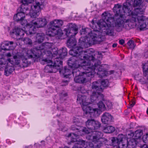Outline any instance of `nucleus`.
<instances>
[{
	"instance_id": "f257e3e1",
	"label": "nucleus",
	"mask_w": 148,
	"mask_h": 148,
	"mask_svg": "<svg viewBox=\"0 0 148 148\" xmlns=\"http://www.w3.org/2000/svg\"><path fill=\"white\" fill-rule=\"evenodd\" d=\"M76 47L70 50L69 54L73 56L69 60H71L72 58H74L76 60L74 62L77 64V66H88L89 68H97L98 72L97 73L101 76L105 75L103 74L100 65L101 62L99 58H101V55H99L97 52H95L92 49H87L86 51H83V48L84 47Z\"/></svg>"
},
{
	"instance_id": "f03ea898",
	"label": "nucleus",
	"mask_w": 148,
	"mask_h": 148,
	"mask_svg": "<svg viewBox=\"0 0 148 148\" xmlns=\"http://www.w3.org/2000/svg\"><path fill=\"white\" fill-rule=\"evenodd\" d=\"M144 8H138L131 13V18L126 21V25L130 28L136 27L140 31L148 29V19L145 20L143 14L145 11Z\"/></svg>"
},
{
	"instance_id": "7ed1b4c3",
	"label": "nucleus",
	"mask_w": 148,
	"mask_h": 148,
	"mask_svg": "<svg viewBox=\"0 0 148 148\" xmlns=\"http://www.w3.org/2000/svg\"><path fill=\"white\" fill-rule=\"evenodd\" d=\"M131 3L129 2H126L123 4V7L119 4L115 5L113 10L115 13V16L113 17L112 16V18L115 21L116 26L120 27L118 31L121 29L124 26V23L125 20L124 17L125 13L128 14V15L131 16V13L132 12Z\"/></svg>"
},
{
	"instance_id": "20e7f679",
	"label": "nucleus",
	"mask_w": 148,
	"mask_h": 148,
	"mask_svg": "<svg viewBox=\"0 0 148 148\" xmlns=\"http://www.w3.org/2000/svg\"><path fill=\"white\" fill-rule=\"evenodd\" d=\"M89 37L86 36L81 37L79 40V43L81 47H86L88 45H91L99 43L103 41V35L99 31H93L89 35Z\"/></svg>"
},
{
	"instance_id": "39448f33",
	"label": "nucleus",
	"mask_w": 148,
	"mask_h": 148,
	"mask_svg": "<svg viewBox=\"0 0 148 148\" xmlns=\"http://www.w3.org/2000/svg\"><path fill=\"white\" fill-rule=\"evenodd\" d=\"M82 72V73L77 76L75 77L74 80L76 83H84L88 82L92 78L95 73V70H98L97 68H89L88 66L83 67Z\"/></svg>"
},
{
	"instance_id": "423d86ee",
	"label": "nucleus",
	"mask_w": 148,
	"mask_h": 148,
	"mask_svg": "<svg viewBox=\"0 0 148 148\" xmlns=\"http://www.w3.org/2000/svg\"><path fill=\"white\" fill-rule=\"evenodd\" d=\"M78 30L77 25L72 23L69 24L68 29H64L66 36L70 38L67 43V46L70 48H73L76 45V40L73 37L77 34Z\"/></svg>"
},
{
	"instance_id": "0eeeda50",
	"label": "nucleus",
	"mask_w": 148,
	"mask_h": 148,
	"mask_svg": "<svg viewBox=\"0 0 148 148\" xmlns=\"http://www.w3.org/2000/svg\"><path fill=\"white\" fill-rule=\"evenodd\" d=\"M101 16L102 19L97 22L92 20L91 21L92 24L96 25L97 24L99 28L102 30H105L108 25L112 26L113 25V21H114L110 13L105 12L102 14Z\"/></svg>"
},
{
	"instance_id": "6e6552de",
	"label": "nucleus",
	"mask_w": 148,
	"mask_h": 148,
	"mask_svg": "<svg viewBox=\"0 0 148 148\" xmlns=\"http://www.w3.org/2000/svg\"><path fill=\"white\" fill-rule=\"evenodd\" d=\"M43 61L47 63H49V64L47 65L45 67V72L49 73H55L58 70L60 69L62 67V61L59 59L56 58L54 62L53 63L50 60L45 59Z\"/></svg>"
},
{
	"instance_id": "1a4fd4ad",
	"label": "nucleus",
	"mask_w": 148,
	"mask_h": 148,
	"mask_svg": "<svg viewBox=\"0 0 148 148\" xmlns=\"http://www.w3.org/2000/svg\"><path fill=\"white\" fill-rule=\"evenodd\" d=\"M63 23L62 21L60 20H55L50 22L49 25L48 34L50 36H53L58 34L57 29L61 27Z\"/></svg>"
},
{
	"instance_id": "9d476101",
	"label": "nucleus",
	"mask_w": 148,
	"mask_h": 148,
	"mask_svg": "<svg viewBox=\"0 0 148 148\" xmlns=\"http://www.w3.org/2000/svg\"><path fill=\"white\" fill-rule=\"evenodd\" d=\"M111 142L112 145L116 148H125L127 146L125 136L122 134H119L117 137H112Z\"/></svg>"
},
{
	"instance_id": "9b49d317",
	"label": "nucleus",
	"mask_w": 148,
	"mask_h": 148,
	"mask_svg": "<svg viewBox=\"0 0 148 148\" xmlns=\"http://www.w3.org/2000/svg\"><path fill=\"white\" fill-rule=\"evenodd\" d=\"M53 45V43L46 42L28 51V53H30L32 52L34 54V56L39 57V55L41 53V50L45 49H50L52 47Z\"/></svg>"
},
{
	"instance_id": "f8f14e48",
	"label": "nucleus",
	"mask_w": 148,
	"mask_h": 148,
	"mask_svg": "<svg viewBox=\"0 0 148 148\" xmlns=\"http://www.w3.org/2000/svg\"><path fill=\"white\" fill-rule=\"evenodd\" d=\"M74 58H72L71 60H69L68 61V64L71 68L73 69L72 73L73 76L76 77L77 76L80 75L82 73V70H83V66H77L76 62L74 61L76 60Z\"/></svg>"
},
{
	"instance_id": "ddd939ff",
	"label": "nucleus",
	"mask_w": 148,
	"mask_h": 148,
	"mask_svg": "<svg viewBox=\"0 0 148 148\" xmlns=\"http://www.w3.org/2000/svg\"><path fill=\"white\" fill-rule=\"evenodd\" d=\"M35 2V4L31 5L30 6L29 15L32 18H35L38 16L39 12L40 10L41 7L42 6L41 2L37 1Z\"/></svg>"
},
{
	"instance_id": "4468645a",
	"label": "nucleus",
	"mask_w": 148,
	"mask_h": 148,
	"mask_svg": "<svg viewBox=\"0 0 148 148\" xmlns=\"http://www.w3.org/2000/svg\"><path fill=\"white\" fill-rule=\"evenodd\" d=\"M81 127L79 126L78 125H77L76 124H74L72 126L71 128L73 131L79 130L77 132V133H70L69 134L68 136V137H71V138H73V139L75 140V138L79 136H81V134L80 132H85L86 133H88L90 132L88 131L87 130L86 131L85 129H83L82 130H80Z\"/></svg>"
},
{
	"instance_id": "2eb2a0df",
	"label": "nucleus",
	"mask_w": 148,
	"mask_h": 148,
	"mask_svg": "<svg viewBox=\"0 0 148 148\" xmlns=\"http://www.w3.org/2000/svg\"><path fill=\"white\" fill-rule=\"evenodd\" d=\"M86 125L90 130L98 129L101 126V124L93 119H88L86 122Z\"/></svg>"
},
{
	"instance_id": "dca6fc26",
	"label": "nucleus",
	"mask_w": 148,
	"mask_h": 148,
	"mask_svg": "<svg viewBox=\"0 0 148 148\" xmlns=\"http://www.w3.org/2000/svg\"><path fill=\"white\" fill-rule=\"evenodd\" d=\"M90 100L95 103H98L99 101L104 100L103 95L99 92H93L90 96Z\"/></svg>"
},
{
	"instance_id": "f3484780",
	"label": "nucleus",
	"mask_w": 148,
	"mask_h": 148,
	"mask_svg": "<svg viewBox=\"0 0 148 148\" xmlns=\"http://www.w3.org/2000/svg\"><path fill=\"white\" fill-rule=\"evenodd\" d=\"M30 50H27V52L26 53V55H24L23 54V59H22V62L20 64V66L21 67H27L28 66V63L27 61V57L30 58H38V57L34 56V54L32 52H31L30 53H28V51Z\"/></svg>"
},
{
	"instance_id": "a211bd4d",
	"label": "nucleus",
	"mask_w": 148,
	"mask_h": 148,
	"mask_svg": "<svg viewBox=\"0 0 148 148\" xmlns=\"http://www.w3.org/2000/svg\"><path fill=\"white\" fill-rule=\"evenodd\" d=\"M114 26L116 27V30L118 32H120L121 31L123 27L121 30L118 31V30L120 29V27L116 26L115 24V21H113V25L112 26H110V25H108L106 28V29L104 30V32H105L106 34L107 35L111 36H113L114 34L113 28Z\"/></svg>"
},
{
	"instance_id": "6ab92c4d",
	"label": "nucleus",
	"mask_w": 148,
	"mask_h": 148,
	"mask_svg": "<svg viewBox=\"0 0 148 148\" xmlns=\"http://www.w3.org/2000/svg\"><path fill=\"white\" fill-rule=\"evenodd\" d=\"M79 144H81L82 146H83V148H97L100 147V144L99 143L97 145L94 143H93L91 142H85L83 140H80L79 141Z\"/></svg>"
},
{
	"instance_id": "aec40b11",
	"label": "nucleus",
	"mask_w": 148,
	"mask_h": 148,
	"mask_svg": "<svg viewBox=\"0 0 148 148\" xmlns=\"http://www.w3.org/2000/svg\"><path fill=\"white\" fill-rule=\"evenodd\" d=\"M23 55L20 54L14 56H13V60H12L10 59H8V60L9 63L11 65H20L21 64L20 60L23 58Z\"/></svg>"
},
{
	"instance_id": "412c9836",
	"label": "nucleus",
	"mask_w": 148,
	"mask_h": 148,
	"mask_svg": "<svg viewBox=\"0 0 148 148\" xmlns=\"http://www.w3.org/2000/svg\"><path fill=\"white\" fill-rule=\"evenodd\" d=\"M51 53L56 55H58L59 56V59L61 60L64 57L66 56L67 53V51L66 48L65 47L62 48L58 51H57L55 49V51H53L51 52Z\"/></svg>"
},
{
	"instance_id": "4be33fe9",
	"label": "nucleus",
	"mask_w": 148,
	"mask_h": 148,
	"mask_svg": "<svg viewBox=\"0 0 148 148\" xmlns=\"http://www.w3.org/2000/svg\"><path fill=\"white\" fill-rule=\"evenodd\" d=\"M113 120L112 116L108 112H105L102 115L101 120L103 123L105 124L110 123Z\"/></svg>"
},
{
	"instance_id": "5701e85b",
	"label": "nucleus",
	"mask_w": 148,
	"mask_h": 148,
	"mask_svg": "<svg viewBox=\"0 0 148 148\" xmlns=\"http://www.w3.org/2000/svg\"><path fill=\"white\" fill-rule=\"evenodd\" d=\"M24 9H21V12H18L14 16V20L16 21H20L23 20L25 17V14H27V12L26 11H28V10H24Z\"/></svg>"
},
{
	"instance_id": "b1692460",
	"label": "nucleus",
	"mask_w": 148,
	"mask_h": 148,
	"mask_svg": "<svg viewBox=\"0 0 148 148\" xmlns=\"http://www.w3.org/2000/svg\"><path fill=\"white\" fill-rule=\"evenodd\" d=\"M33 22L37 28L43 27L47 23V20L45 18H38L36 22L34 21V20H33Z\"/></svg>"
},
{
	"instance_id": "393cba45",
	"label": "nucleus",
	"mask_w": 148,
	"mask_h": 148,
	"mask_svg": "<svg viewBox=\"0 0 148 148\" xmlns=\"http://www.w3.org/2000/svg\"><path fill=\"white\" fill-rule=\"evenodd\" d=\"M91 88L94 90H96L97 92H101L103 91V88L101 85L100 82L95 81L92 82L91 84Z\"/></svg>"
},
{
	"instance_id": "a878e982",
	"label": "nucleus",
	"mask_w": 148,
	"mask_h": 148,
	"mask_svg": "<svg viewBox=\"0 0 148 148\" xmlns=\"http://www.w3.org/2000/svg\"><path fill=\"white\" fill-rule=\"evenodd\" d=\"M10 34L12 36L14 35H16L17 36H20L21 37L24 35L25 32L23 29L19 28H17L13 29L11 32Z\"/></svg>"
},
{
	"instance_id": "bb28decb",
	"label": "nucleus",
	"mask_w": 148,
	"mask_h": 148,
	"mask_svg": "<svg viewBox=\"0 0 148 148\" xmlns=\"http://www.w3.org/2000/svg\"><path fill=\"white\" fill-rule=\"evenodd\" d=\"M87 138L89 140H91L95 144L98 145L99 143H100V147L102 145V143L100 140L99 139L97 138V136L95 135L93 133L91 135H89L87 136Z\"/></svg>"
},
{
	"instance_id": "cd10ccee",
	"label": "nucleus",
	"mask_w": 148,
	"mask_h": 148,
	"mask_svg": "<svg viewBox=\"0 0 148 148\" xmlns=\"http://www.w3.org/2000/svg\"><path fill=\"white\" fill-rule=\"evenodd\" d=\"M10 63H9L8 59L6 60L4 58L0 59V70H2L7 66L10 65Z\"/></svg>"
},
{
	"instance_id": "c85d7f7f",
	"label": "nucleus",
	"mask_w": 148,
	"mask_h": 148,
	"mask_svg": "<svg viewBox=\"0 0 148 148\" xmlns=\"http://www.w3.org/2000/svg\"><path fill=\"white\" fill-rule=\"evenodd\" d=\"M86 96L84 95H79L77 96V100L78 103L82 104V105L85 103L88 104V103L86 102Z\"/></svg>"
},
{
	"instance_id": "c756f323",
	"label": "nucleus",
	"mask_w": 148,
	"mask_h": 148,
	"mask_svg": "<svg viewBox=\"0 0 148 148\" xmlns=\"http://www.w3.org/2000/svg\"><path fill=\"white\" fill-rule=\"evenodd\" d=\"M34 0H22L21 3L22 4L21 5V9H24L25 10H29V8L27 7V5L29 3H32Z\"/></svg>"
},
{
	"instance_id": "7c9ffc66",
	"label": "nucleus",
	"mask_w": 148,
	"mask_h": 148,
	"mask_svg": "<svg viewBox=\"0 0 148 148\" xmlns=\"http://www.w3.org/2000/svg\"><path fill=\"white\" fill-rule=\"evenodd\" d=\"M32 20L30 24H29L27 26V27L28 28H29V32L30 34H33L35 33L36 30V26L33 23V20L31 19Z\"/></svg>"
},
{
	"instance_id": "2f4dec72",
	"label": "nucleus",
	"mask_w": 148,
	"mask_h": 148,
	"mask_svg": "<svg viewBox=\"0 0 148 148\" xmlns=\"http://www.w3.org/2000/svg\"><path fill=\"white\" fill-rule=\"evenodd\" d=\"M5 68L4 74L7 76L11 74L14 70V68L12 65H8Z\"/></svg>"
},
{
	"instance_id": "473e14b6",
	"label": "nucleus",
	"mask_w": 148,
	"mask_h": 148,
	"mask_svg": "<svg viewBox=\"0 0 148 148\" xmlns=\"http://www.w3.org/2000/svg\"><path fill=\"white\" fill-rule=\"evenodd\" d=\"M89 104L88 103V104L85 103L82 106V109L86 114H87L88 113H91L92 108L88 106Z\"/></svg>"
},
{
	"instance_id": "72a5a7b5",
	"label": "nucleus",
	"mask_w": 148,
	"mask_h": 148,
	"mask_svg": "<svg viewBox=\"0 0 148 148\" xmlns=\"http://www.w3.org/2000/svg\"><path fill=\"white\" fill-rule=\"evenodd\" d=\"M44 39V34L42 33H37L36 35V41L39 43L42 42Z\"/></svg>"
},
{
	"instance_id": "f704fd0d",
	"label": "nucleus",
	"mask_w": 148,
	"mask_h": 148,
	"mask_svg": "<svg viewBox=\"0 0 148 148\" xmlns=\"http://www.w3.org/2000/svg\"><path fill=\"white\" fill-rule=\"evenodd\" d=\"M144 77L148 80V63H145L143 67Z\"/></svg>"
},
{
	"instance_id": "c9c22d12",
	"label": "nucleus",
	"mask_w": 148,
	"mask_h": 148,
	"mask_svg": "<svg viewBox=\"0 0 148 148\" xmlns=\"http://www.w3.org/2000/svg\"><path fill=\"white\" fill-rule=\"evenodd\" d=\"M115 128L111 126L106 127L103 129L104 132L107 133H111L113 132Z\"/></svg>"
},
{
	"instance_id": "e433bc0d",
	"label": "nucleus",
	"mask_w": 148,
	"mask_h": 148,
	"mask_svg": "<svg viewBox=\"0 0 148 148\" xmlns=\"http://www.w3.org/2000/svg\"><path fill=\"white\" fill-rule=\"evenodd\" d=\"M130 2L129 1L128 2L131 3L132 7V5L135 7L139 5L142 2V0H132Z\"/></svg>"
},
{
	"instance_id": "4c0bfd02",
	"label": "nucleus",
	"mask_w": 148,
	"mask_h": 148,
	"mask_svg": "<svg viewBox=\"0 0 148 148\" xmlns=\"http://www.w3.org/2000/svg\"><path fill=\"white\" fill-rule=\"evenodd\" d=\"M14 43L13 41H6L3 43L1 46V48L2 49L6 50L5 48L8 47L9 45H12Z\"/></svg>"
},
{
	"instance_id": "58836bf2",
	"label": "nucleus",
	"mask_w": 148,
	"mask_h": 148,
	"mask_svg": "<svg viewBox=\"0 0 148 148\" xmlns=\"http://www.w3.org/2000/svg\"><path fill=\"white\" fill-rule=\"evenodd\" d=\"M92 32L91 30L88 28H83L80 31L81 34L88 35Z\"/></svg>"
},
{
	"instance_id": "ea45409f",
	"label": "nucleus",
	"mask_w": 148,
	"mask_h": 148,
	"mask_svg": "<svg viewBox=\"0 0 148 148\" xmlns=\"http://www.w3.org/2000/svg\"><path fill=\"white\" fill-rule=\"evenodd\" d=\"M71 70L67 69L66 67H64V70H63V73L64 75V77H67L71 74Z\"/></svg>"
},
{
	"instance_id": "a19ab883",
	"label": "nucleus",
	"mask_w": 148,
	"mask_h": 148,
	"mask_svg": "<svg viewBox=\"0 0 148 148\" xmlns=\"http://www.w3.org/2000/svg\"><path fill=\"white\" fill-rule=\"evenodd\" d=\"M102 101H99L98 103H96L98 106V107L101 111H104L106 110L105 105L102 102Z\"/></svg>"
},
{
	"instance_id": "79ce46f5",
	"label": "nucleus",
	"mask_w": 148,
	"mask_h": 148,
	"mask_svg": "<svg viewBox=\"0 0 148 148\" xmlns=\"http://www.w3.org/2000/svg\"><path fill=\"white\" fill-rule=\"evenodd\" d=\"M92 133L96 136L97 138L100 139L102 138L103 135L102 133L98 131H94Z\"/></svg>"
},
{
	"instance_id": "37998d69",
	"label": "nucleus",
	"mask_w": 148,
	"mask_h": 148,
	"mask_svg": "<svg viewBox=\"0 0 148 148\" xmlns=\"http://www.w3.org/2000/svg\"><path fill=\"white\" fill-rule=\"evenodd\" d=\"M127 44L129 46V48L133 49L135 47V45L134 41L130 40L127 43Z\"/></svg>"
},
{
	"instance_id": "c03bdc74",
	"label": "nucleus",
	"mask_w": 148,
	"mask_h": 148,
	"mask_svg": "<svg viewBox=\"0 0 148 148\" xmlns=\"http://www.w3.org/2000/svg\"><path fill=\"white\" fill-rule=\"evenodd\" d=\"M108 81L107 79H103L100 82L101 85L103 87H106L108 85Z\"/></svg>"
},
{
	"instance_id": "a18cd8bd",
	"label": "nucleus",
	"mask_w": 148,
	"mask_h": 148,
	"mask_svg": "<svg viewBox=\"0 0 148 148\" xmlns=\"http://www.w3.org/2000/svg\"><path fill=\"white\" fill-rule=\"evenodd\" d=\"M92 113H93L95 116H98L100 113V110L97 108H92Z\"/></svg>"
},
{
	"instance_id": "49530a36",
	"label": "nucleus",
	"mask_w": 148,
	"mask_h": 148,
	"mask_svg": "<svg viewBox=\"0 0 148 148\" xmlns=\"http://www.w3.org/2000/svg\"><path fill=\"white\" fill-rule=\"evenodd\" d=\"M143 134V131L141 130H138L135 131V134H136V136L138 138L140 137Z\"/></svg>"
},
{
	"instance_id": "de8ad7c7",
	"label": "nucleus",
	"mask_w": 148,
	"mask_h": 148,
	"mask_svg": "<svg viewBox=\"0 0 148 148\" xmlns=\"http://www.w3.org/2000/svg\"><path fill=\"white\" fill-rule=\"evenodd\" d=\"M24 41L25 43L27 44H28L29 45H31L32 44V41L31 39L28 38H25L24 39Z\"/></svg>"
},
{
	"instance_id": "09e8293b",
	"label": "nucleus",
	"mask_w": 148,
	"mask_h": 148,
	"mask_svg": "<svg viewBox=\"0 0 148 148\" xmlns=\"http://www.w3.org/2000/svg\"><path fill=\"white\" fill-rule=\"evenodd\" d=\"M20 23L23 26L27 25V26L29 24L27 23V21L26 20H24V19L21 20H20Z\"/></svg>"
},
{
	"instance_id": "8fccbe9b",
	"label": "nucleus",
	"mask_w": 148,
	"mask_h": 148,
	"mask_svg": "<svg viewBox=\"0 0 148 148\" xmlns=\"http://www.w3.org/2000/svg\"><path fill=\"white\" fill-rule=\"evenodd\" d=\"M78 143L79 141L77 143V144H78V145L74 146L73 148H83V146L81 145V144H79ZM64 148H69V147L67 146H65Z\"/></svg>"
},
{
	"instance_id": "3c124183",
	"label": "nucleus",
	"mask_w": 148,
	"mask_h": 148,
	"mask_svg": "<svg viewBox=\"0 0 148 148\" xmlns=\"http://www.w3.org/2000/svg\"><path fill=\"white\" fill-rule=\"evenodd\" d=\"M107 107L109 109H111L112 107V103L110 101H107L106 103Z\"/></svg>"
},
{
	"instance_id": "603ef678",
	"label": "nucleus",
	"mask_w": 148,
	"mask_h": 148,
	"mask_svg": "<svg viewBox=\"0 0 148 148\" xmlns=\"http://www.w3.org/2000/svg\"><path fill=\"white\" fill-rule=\"evenodd\" d=\"M14 49V47L12 46V45H9L8 47H7V48H5L6 50H12Z\"/></svg>"
},
{
	"instance_id": "864d4df0",
	"label": "nucleus",
	"mask_w": 148,
	"mask_h": 148,
	"mask_svg": "<svg viewBox=\"0 0 148 148\" xmlns=\"http://www.w3.org/2000/svg\"><path fill=\"white\" fill-rule=\"evenodd\" d=\"M119 43L120 44L123 45L125 43V41L123 39H121L119 41Z\"/></svg>"
},
{
	"instance_id": "5fc2aeb1",
	"label": "nucleus",
	"mask_w": 148,
	"mask_h": 148,
	"mask_svg": "<svg viewBox=\"0 0 148 148\" xmlns=\"http://www.w3.org/2000/svg\"><path fill=\"white\" fill-rule=\"evenodd\" d=\"M141 148H148L147 145L145 144L142 146Z\"/></svg>"
},
{
	"instance_id": "6e6d98bb",
	"label": "nucleus",
	"mask_w": 148,
	"mask_h": 148,
	"mask_svg": "<svg viewBox=\"0 0 148 148\" xmlns=\"http://www.w3.org/2000/svg\"><path fill=\"white\" fill-rule=\"evenodd\" d=\"M6 56L8 57H10L11 56V54L10 53H9L6 54Z\"/></svg>"
},
{
	"instance_id": "4d7b16f0",
	"label": "nucleus",
	"mask_w": 148,
	"mask_h": 148,
	"mask_svg": "<svg viewBox=\"0 0 148 148\" xmlns=\"http://www.w3.org/2000/svg\"><path fill=\"white\" fill-rule=\"evenodd\" d=\"M135 103H132V104H130V106L129 107V108H130L132 107L134 105Z\"/></svg>"
},
{
	"instance_id": "13d9d810",
	"label": "nucleus",
	"mask_w": 148,
	"mask_h": 148,
	"mask_svg": "<svg viewBox=\"0 0 148 148\" xmlns=\"http://www.w3.org/2000/svg\"><path fill=\"white\" fill-rule=\"evenodd\" d=\"M117 46V44H114L112 45V47L114 48L115 47H116Z\"/></svg>"
},
{
	"instance_id": "bf43d9fd",
	"label": "nucleus",
	"mask_w": 148,
	"mask_h": 148,
	"mask_svg": "<svg viewBox=\"0 0 148 148\" xmlns=\"http://www.w3.org/2000/svg\"><path fill=\"white\" fill-rule=\"evenodd\" d=\"M110 72L111 73V74H112V73H113L114 72V71H110Z\"/></svg>"
},
{
	"instance_id": "052dcab7",
	"label": "nucleus",
	"mask_w": 148,
	"mask_h": 148,
	"mask_svg": "<svg viewBox=\"0 0 148 148\" xmlns=\"http://www.w3.org/2000/svg\"><path fill=\"white\" fill-rule=\"evenodd\" d=\"M58 110H60V111H62V110H64L62 109H58Z\"/></svg>"
},
{
	"instance_id": "680f3d73",
	"label": "nucleus",
	"mask_w": 148,
	"mask_h": 148,
	"mask_svg": "<svg viewBox=\"0 0 148 148\" xmlns=\"http://www.w3.org/2000/svg\"><path fill=\"white\" fill-rule=\"evenodd\" d=\"M147 113L148 114V109H147Z\"/></svg>"
},
{
	"instance_id": "e2e57ef3",
	"label": "nucleus",
	"mask_w": 148,
	"mask_h": 148,
	"mask_svg": "<svg viewBox=\"0 0 148 148\" xmlns=\"http://www.w3.org/2000/svg\"><path fill=\"white\" fill-rule=\"evenodd\" d=\"M74 141H75V140H73L71 141V142H74Z\"/></svg>"
},
{
	"instance_id": "0e129e2a",
	"label": "nucleus",
	"mask_w": 148,
	"mask_h": 148,
	"mask_svg": "<svg viewBox=\"0 0 148 148\" xmlns=\"http://www.w3.org/2000/svg\"><path fill=\"white\" fill-rule=\"evenodd\" d=\"M148 3V0H145Z\"/></svg>"
},
{
	"instance_id": "69168bd1",
	"label": "nucleus",
	"mask_w": 148,
	"mask_h": 148,
	"mask_svg": "<svg viewBox=\"0 0 148 148\" xmlns=\"http://www.w3.org/2000/svg\"><path fill=\"white\" fill-rule=\"evenodd\" d=\"M66 82L67 83H68V81H66Z\"/></svg>"
}]
</instances>
